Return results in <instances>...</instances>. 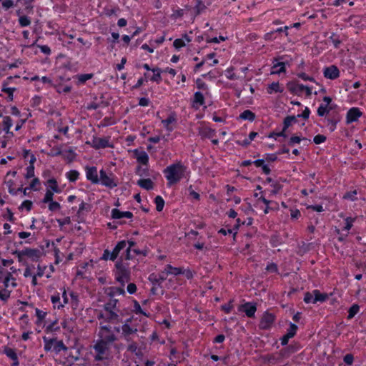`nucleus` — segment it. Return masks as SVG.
<instances>
[{"mask_svg":"<svg viewBox=\"0 0 366 366\" xmlns=\"http://www.w3.org/2000/svg\"><path fill=\"white\" fill-rule=\"evenodd\" d=\"M122 336L124 337L125 340L127 342L131 341L130 335L133 334H136L137 332V329L136 327H132L128 324H123L122 326Z\"/></svg>","mask_w":366,"mask_h":366,"instance_id":"11","label":"nucleus"},{"mask_svg":"<svg viewBox=\"0 0 366 366\" xmlns=\"http://www.w3.org/2000/svg\"><path fill=\"white\" fill-rule=\"evenodd\" d=\"M43 340L45 342V345H44V350L46 351H49L51 349V347L55 341V339H50V340H48L46 337H43Z\"/></svg>","mask_w":366,"mask_h":366,"instance_id":"51","label":"nucleus"},{"mask_svg":"<svg viewBox=\"0 0 366 366\" xmlns=\"http://www.w3.org/2000/svg\"><path fill=\"white\" fill-rule=\"evenodd\" d=\"M96 355L94 360L96 361H101L108 358L109 355V345L98 340L93 347Z\"/></svg>","mask_w":366,"mask_h":366,"instance_id":"3","label":"nucleus"},{"mask_svg":"<svg viewBox=\"0 0 366 366\" xmlns=\"http://www.w3.org/2000/svg\"><path fill=\"white\" fill-rule=\"evenodd\" d=\"M166 274H172L174 275H178L184 273V269L182 267H174L171 264H167L165 267L164 271Z\"/></svg>","mask_w":366,"mask_h":366,"instance_id":"24","label":"nucleus"},{"mask_svg":"<svg viewBox=\"0 0 366 366\" xmlns=\"http://www.w3.org/2000/svg\"><path fill=\"white\" fill-rule=\"evenodd\" d=\"M344 362L346 364V365H352V363H353V361H354V356L352 354H347L345 357H344Z\"/></svg>","mask_w":366,"mask_h":366,"instance_id":"64","label":"nucleus"},{"mask_svg":"<svg viewBox=\"0 0 366 366\" xmlns=\"http://www.w3.org/2000/svg\"><path fill=\"white\" fill-rule=\"evenodd\" d=\"M173 46L176 49H179L185 46V43L182 39H177L174 41Z\"/></svg>","mask_w":366,"mask_h":366,"instance_id":"57","label":"nucleus"},{"mask_svg":"<svg viewBox=\"0 0 366 366\" xmlns=\"http://www.w3.org/2000/svg\"><path fill=\"white\" fill-rule=\"evenodd\" d=\"M127 247V241L126 240H122L117 242L114 248L113 249L112 252H111V260L114 261L119 252L125 249Z\"/></svg>","mask_w":366,"mask_h":366,"instance_id":"15","label":"nucleus"},{"mask_svg":"<svg viewBox=\"0 0 366 366\" xmlns=\"http://www.w3.org/2000/svg\"><path fill=\"white\" fill-rule=\"evenodd\" d=\"M362 116V112L357 107H352L349 109L346 116V123L350 124L353 122H356L359 117Z\"/></svg>","mask_w":366,"mask_h":366,"instance_id":"10","label":"nucleus"},{"mask_svg":"<svg viewBox=\"0 0 366 366\" xmlns=\"http://www.w3.org/2000/svg\"><path fill=\"white\" fill-rule=\"evenodd\" d=\"M11 280H15L11 273L7 271L3 281L4 288L6 289L9 287V282Z\"/></svg>","mask_w":366,"mask_h":366,"instance_id":"53","label":"nucleus"},{"mask_svg":"<svg viewBox=\"0 0 366 366\" xmlns=\"http://www.w3.org/2000/svg\"><path fill=\"white\" fill-rule=\"evenodd\" d=\"M91 209V206L88 204L84 203V202H81V203L79 205V210L77 212V215L80 217V215L83 213L84 210H86V212H89Z\"/></svg>","mask_w":366,"mask_h":366,"instance_id":"47","label":"nucleus"},{"mask_svg":"<svg viewBox=\"0 0 366 366\" xmlns=\"http://www.w3.org/2000/svg\"><path fill=\"white\" fill-rule=\"evenodd\" d=\"M154 203L156 204V209L158 212L162 211L164 206V200L161 196H157L154 199Z\"/></svg>","mask_w":366,"mask_h":366,"instance_id":"37","label":"nucleus"},{"mask_svg":"<svg viewBox=\"0 0 366 366\" xmlns=\"http://www.w3.org/2000/svg\"><path fill=\"white\" fill-rule=\"evenodd\" d=\"M275 320V316L269 312H264L259 323V328L261 330H269Z\"/></svg>","mask_w":366,"mask_h":366,"instance_id":"4","label":"nucleus"},{"mask_svg":"<svg viewBox=\"0 0 366 366\" xmlns=\"http://www.w3.org/2000/svg\"><path fill=\"white\" fill-rule=\"evenodd\" d=\"M297 330L298 327L295 324L290 323L286 334L292 338L296 335Z\"/></svg>","mask_w":366,"mask_h":366,"instance_id":"40","label":"nucleus"},{"mask_svg":"<svg viewBox=\"0 0 366 366\" xmlns=\"http://www.w3.org/2000/svg\"><path fill=\"white\" fill-rule=\"evenodd\" d=\"M91 145L96 149L106 147H112V146L109 144V137H94L91 143Z\"/></svg>","mask_w":366,"mask_h":366,"instance_id":"7","label":"nucleus"},{"mask_svg":"<svg viewBox=\"0 0 366 366\" xmlns=\"http://www.w3.org/2000/svg\"><path fill=\"white\" fill-rule=\"evenodd\" d=\"M313 141L316 144H320L326 141V137L322 134H317L314 137Z\"/></svg>","mask_w":366,"mask_h":366,"instance_id":"60","label":"nucleus"},{"mask_svg":"<svg viewBox=\"0 0 366 366\" xmlns=\"http://www.w3.org/2000/svg\"><path fill=\"white\" fill-rule=\"evenodd\" d=\"M304 301L306 303H313L314 304V294L310 293L309 292L305 294Z\"/></svg>","mask_w":366,"mask_h":366,"instance_id":"61","label":"nucleus"},{"mask_svg":"<svg viewBox=\"0 0 366 366\" xmlns=\"http://www.w3.org/2000/svg\"><path fill=\"white\" fill-rule=\"evenodd\" d=\"M283 92V89H281L278 82H272L269 85L267 92L269 94H272V92Z\"/></svg>","mask_w":366,"mask_h":366,"instance_id":"35","label":"nucleus"},{"mask_svg":"<svg viewBox=\"0 0 366 366\" xmlns=\"http://www.w3.org/2000/svg\"><path fill=\"white\" fill-rule=\"evenodd\" d=\"M49 209L51 212H54L56 210L60 209L61 205L59 202L52 201L51 202H49Z\"/></svg>","mask_w":366,"mask_h":366,"instance_id":"58","label":"nucleus"},{"mask_svg":"<svg viewBox=\"0 0 366 366\" xmlns=\"http://www.w3.org/2000/svg\"><path fill=\"white\" fill-rule=\"evenodd\" d=\"M11 291L4 288L3 290H0V299L4 302L10 297Z\"/></svg>","mask_w":366,"mask_h":366,"instance_id":"50","label":"nucleus"},{"mask_svg":"<svg viewBox=\"0 0 366 366\" xmlns=\"http://www.w3.org/2000/svg\"><path fill=\"white\" fill-rule=\"evenodd\" d=\"M355 219L352 217H347L345 219V226L344 227V229L346 231H349L351 227H352V223L354 222Z\"/></svg>","mask_w":366,"mask_h":366,"instance_id":"62","label":"nucleus"},{"mask_svg":"<svg viewBox=\"0 0 366 366\" xmlns=\"http://www.w3.org/2000/svg\"><path fill=\"white\" fill-rule=\"evenodd\" d=\"M301 140H307L308 142H310V139H307V138L301 139L300 137L293 136L290 139L288 144L290 146H293L295 144H299Z\"/></svg>","mask_w":366,"mask_h":366,"instance_id":"48","label":"nucleus"},{"mask_svg":"<svg viewBox=\"0 0 366 366\" xmlns=\"http://www.w3.org/2000/svg\"><path fill=\"white\" fill-rule=\"evenodd\" d=\"M314 294V304L317 302H324L328 299V295L326 293H321L318 290H313Z\"/></svg>","mask_w":366,"mask_h":366,"instance_id":"25","label":"nucleus"},{"mask_svg":"<svg viewBox=\"0 0 366 366\" xmlns=\"http://www.w3.org/2000/svg\"><path fill=\"white\" fill-rule=\"evenodd\" d=\"M118 302V300L113 299L111 297L109 302L106 303L104 306V309L105 311H112L113 310H115L117 307V304Z\"/></svg>","mask_w":366,"mask_h":366,"instance_id":"33","label":"nucleus"},{"mask_svg":"<svg viewBox=\"0 0 366 366\" xmlns=\"http://www.w3.org/2000/svg\"><path fill=\"white\" fill-rule=\"evenodd\" d=\"M176 121V114L174 113H172L166 119L162 121V123L167 128V130L172 131V129L169 127V125Z\"/></svg>","mask_w":366,"mask_h":366,"instance_id":"28","label":"nucleus"},{"mask_svg":"<svg viewBox=\"0 0 366 366\" xmlns=\"http://www.w3.org/2000/svg\"><path fill=\"white\" fill-rule=\"evenodd\" d=\"M112 219H121L124 217V212H121L118 209H113L112 210Z\"/></svg>","mask_w":366,"mask_h":366,"instance_id":"52","label":"nucleus"},{"mask_svg":"<svg viewBox=\"0 0 366 366\" xmlns=\"http://www.w3.org/2000/svg\"><path fill=\"white\" fill-rule=\"evenodd\" d=\"M86 179L93 184H98L99 178L98 177L97 169L96 167H86Z\"/></svg>","mask_w":366,"mask_h":366,"instance_id":"13","label":"nucleus"},{"mask_svg":"<svg viewBox=\"0 0 366 366\" xmlns=\"http://www.w3.org/2000/svg\"><path fill=\"white\" fill-rule=\"evenodd\" d=\"M287 88L292 94L298 96L301 95L302 92L304 91V85L299 84L295 81H289L287 84Z\"/></svg>","mask_w":366,"mask_h":366,"instance_id":"12","label":"nucleus"},{"mask_svg":"<svg viewBox=\"0 0 366 366\" xmlns=\"http://www.w3.org/2000/svg\"><path fill=\"white\" fill-rule=\"evenodd\" d=\"M340 117L339 114H334L332 117L327 118V122H328V124L330 125V130L331 132L335 131L336 129L337 124L340 122Z\"/></svg>","mask_w":366,"mask_h":366,"instance_id":"27","label":"nucleus"},{"mask_svg":"<svg viewBox=\"0 0 366 366\" xmlns=\"http://www.w3.org/2000/svg\"><path fill=\"white\" fill-rule=\"evenodd\" d=\"M54 192L50 189H47L45 196L42 200L43 203H49L53 201Z\"/></svg>","mask_w":366,"mask_h":366,"instance_id":"46","label":"nucleus"},{"mask_svg":"<svg viewBox=\"0 0 366 366\" xmlns=\"http://www.w3.org/2000/svg\"><path fill=\"white\" fill-rule=\"evenodd\" d=\"M285 64L284 62H277L272 66L271 74H279L285 72Z\"/></svg>","mask_w":366,"mask_h":366,"instance_id":"26","label":"nucleus"},{"mask_svg":"<svg viewBox=\"0 0 366 366\" xmlns=\"http://www.w3.org/2000/svg\"><path fill=\"white\" fill-rule=\"evenodd\" d=\"M4 353L11 360L15 359V357L17 356L15 350L9 347H4Z\"/></svg>","mask_w":366,"mask_h":366,"instance_id":"39","label":"nucleus"},{"mask_svg":"<svg viewBox=\"0 0 366 366\" xmlns=\"http://www.w3.org/2000/svg\"><path fill=\"white\" fill-rule=\"evenodd\" d=\"M356 195H357L356 190L347 192L344 194L343 199L354 201L357 199Z\"/></svg>","mask_w":366,"mask_h":366,"instance_id":"49","label":"nucleus"},{"mask_svg":"<svg viewBox=\"0 0 366 366\" xmlns=\"http://www.w3.org/2000/svg\"><path fill=\"white\" fill-rule=\"evenodd\" d=\"M21 254L30 258L33 262H37L42 255V252L39 249L26 248L22 250Z\"/></svg>","mask_w":366,"mask_h":366,"instance_id":"8","label":"nucleus"},{"mask_svg":"<svg viewBox=\"0 0 366 366\" xmlns=\"http://www.w3.org/2000/svg\"><path fill=\"white\" fill-rule=\"evenodd\" d=\"M266 270L272 273H277L278 272V267L275 263H270L267 266Z\"/></svg>","mask_w":366,"mask_h":366,"instance_id":"63","label":"nucleus"},{"mask_svg":"<svg viewBox=\"0 0 366 366\" xmlns=\"http://www.w3.org/2000/svg\"><path fill=\"white\" fill-rule=\"evenodd\" d=\"M185 167L180 162L172 164L164 169V174L168 181V185L171 186L179 182L185 172Z\"/></svg>","mask_w":366,"mask_h":366,"instance_id":"1","label":"nucleus"},{"mask_svg":"<svg viewBox=\"0 0 366 366\" xmlns=\"http://www.w3.org/2000/svg\"><path fill=\"white\" fill-rule=\"evenodd\" d=\"M54 87L56 89V92L58 93H61V92L68 93L71 89V87L69 85L64 86V87H62L60 85H55Z\"/></svg>","mask_w":366,"mask_h":366,"instance_id":"54","label":"nucleus"},{"mask_svg":"<svg viewBox=\"0 0 366 366\" xmlns=\"http://www.w3.org/2000/svg\"><path fill=\"white\" fill-rule=\"evenodd\" d=\"M3 130L7 134H10L11 136H13V132H10V127L12 126V119L10 117L6 116L4 117L3 119Z\"/></svg>","mask_w":366,"mask_h":366,"instance_id":"23","label":"nucleus"},{"mask_svg":"<svg viewBox=\"0 0 366 366\" xmlns=\"http://www.w3.org/2000/svg\"><path fill=\"white\" fill-rule=\"evenodd\" d=\"M33 177H34V166L29 165L26 168V174H25V178L30 179Z\"/></svg>","mask_w":366,"mask_h":366,"instance_id":"55","label":"nucleus"},{"mask_svg":"<svg viewBox=\"0 0 366 366\" xmlns=\"http://www.w3.org/2000/svg\"><path fill=\"white\" fill-rule=\"evenodd\" d=\"M239 118L244 120H249L252 122L255 119V114L250 110H244L239 115Z\"/></svg>","mask_w":366,"mask_h":366,"instance_id":"29","label":"nucleus"},{"mask_svg":"<svg viewBox=\"0 0 366 366\" xmlns=\"http://www.w3.org/2000/svg\"><path fill=\"white\" fill-rule=\"evenodd\" d=\"M359 310H360V307L358 305L354 304L353 305H352V307H350L348 310L347 318L348 319L353 318L357 314Z\"/></svg>","mask_w":366,"mask_h":366,"instance_id":"36","label":"nucleus"},{"mask_svg":"<svg viewBox=\"0 0 366 366\" xmlns=\"http://www.w3.org/2000/svg\"><path fill=\"white\" fill-rule=\"evenodd\" d=\"M202 135L204 137L211 139L215 135V130L210 128L204 129L202 132Z\"/></svg>","mask_w":366,"mask_h":366,"instance_id":"45","label":"nucleus"},{"mask_svg":"<svg viewBox=\"0 0 366 366\" xmlns=\"http://www.w3.org/2000/svg\"><path fill=\"white\" fill-rule=\"evenodd\" d=\"M206 6L201 0L197 1V4L195 5L194 10L196 15H199L202 11L205 10Z\"/></svg>","mask_w":366,"mask_h":366,"instance_id":"41","label":"nucleus"},{"mask_svg":"<svg viewBox=\"0 0 366 366\" xmlns=\"http://www.w3.org/2000/svg\"><path fill=\"white\" fill-rule=\"evenodd\" d=\"M99 336L100 337V340L104 341L107 344H111L115 342L117 338L112 332L104 333V332H99Z\"/></svg>","mask_w":366,"mask_h":366,"instance_id":"19","label":"nucleus"},{"mask_svg":"<svg viewBox=\"0 0 366 366\" xmlns=\"http://www.w3.org/2000/svg\"><path fill=\"white\" fill-rule=\"evenodd\" d=\"M134 154L137 158V160L139 163H141L144 165H147L149 162V156L144 151H139L138 149L134 150Z\"/></svg>","mask_w":366,"mask_h":366,"instance_id":"18","label":"nucleus"},{"mask_svg":"<svg viewBox=\"0 0 366 366\" xmlns=\"http://www.w3.org/2000/svg\"><path fill=\"white\" fill-rule=\"evenodd\" d=\"M165 274V272L164 271L159 273L158 275L151 274L149 277V280L152 283L153 285H160V284L167 278Z\"/></svg>","mask_w":366,"mask_h":366,"instance_id":"17","label":"nucleus"},{"mask_svg":"<svg viewBox=\"0 0 366 366\" xmlns=\"http://www.w3.org/2000/svg\"><path fill=\"white\" fill-rule=\"evenodd\" d=\"M106 312H107L106 317H105V321L106 322H112V323L122 322V320L119 317V315H117L113 310H112V311H106Z\"/></svg>","mask_w":366,"mask_h":366,"instance_id":"21","label":"nucleus"},{"mask_svg":"<svg viewBox=\"0 0 366 366\" xmlns=\"http://www.w3.org/2000/svg\"><path fill=\"white\" fill-rule=\"evenodd\" d=\"M239 311L244 312L248 317H254L257 311V305L255 303L246 302L239 306Z\"/></svg>","mask_w":366,"mask_h":366,"instance_id":"6","label":"nucleus"},{"mask_svg":"<svg viewBox=\"0 0 366 366\" xmlns=\"http://www.w3.org/2000/svg\"><path fill=\"white\" fill-rule=\"evenodd\" d=\"M79 173L76 170H71L66 174V177L71 182H75L79 178Z\"/></svg>","mask_w":366,"mask_h":366,"instance_id":"42","label":"nucleus"},{"mask_svg":"<svg viewBox=\"0 0 366 366\" xmlns=\"http://www.w3.org/2000/svg\"><path fill=\"white\" fill-rule=\"evenodd\" d=\"M204 104V97L202 92H196L194 94L192 100V107L198 109L199 106H202Z\"/></svg>","mask_w":366,"mask_h":366,"instance_id":"20","label":"nucleus"},{"mask_svg":"<svg viewBox=\"0 0 366 366\" xmlns=\"http://www.w3.org/2000/svg\"><path fill=\"white\" fill-rule=\"evenodd\" d=\"M7 84H8V83L6 81H4L3 83L1 91L3 92L6 93L8 94V98H9V101H12L13 100V93L15 91L16 89L15 88L7 87Z\"/></svg>","mask_w":366,"mask_h":366,"instance_id":"32","label":"nucleus"},{"mask_svg":"<svg viewBox=\"0 0 366 366\" xmlns=\"http://www.w3.org/2000/svg\"><path fill=\"white\" fill-rule=\"evenodd\" d=\"M99 174V181H101V183L103 185L109 188H114L117 186V184L114 182V179L113 177L112 174L108 176L107 172L104 169L100 170Z\"/></svg>","mask_w":366,"mask_h":366,"instance_id":"5","label":"nucleus"},{"mask_svg":"<svg viewBox=\"0 0 366 366\" xmlns=\"http://www.w3.org/2000/svg\"><path fill=\"white\" fill-rule=\"evenodd\" d=\"M260 360L263 363H271L274 365L277 362H280V359L279 357L278 353L268 354L266 355H262Z\"/></svg>","mask_w":366,"mask_h":366,"instance_id":"16","label":"nucleus"},{"mask_svg":"<svg viewBox=\"0 0 366 366\" xmlns=\"http://www.w3.org/2000/svg\"><path fill=\"white\" fill-rule=\"evenodd\" d=\"M324 76L329 79H336L340 76V71L335 65L325 67L323 71Z\"/></svg>","mask_w":366,"mask_h":366,"instance_id":"9","label":"nucleus"},{"mask_svg":"<svg viewBox=\"0 0 366 366\" xmlns=\"http://www.w3.org/2000/svg\"><path fill=\"white\" fill-rule=\"evenodd\" d=\"M19 24L21 27H25L31 24V19L25 15L19 16Z\"/></svg>","mask_w":366,"mask_h":366,"instance_id":"38","label":"nucleus"},{"mask_svg":"<svg viewBox=\"0 0 366 366\" xmlns=\"http://www.w3.org/2000/svg\"><path fill=\"white\" fill-rule=\"evenodd\" d=\"M124 287H110L109 288V292L108 293L109 296L110 297H112L114 296H115L116 295H124L125 294V291L123 288Z\"/></svg>","mask_w":366,"mask_h":366,"instance_id":"31","label":"nucleus"},{"mask_svg":"<svg viewBox=\"0 0 366 366\" xmlns=\"http://www.w3.org/2000/svg\"><path fill=\"white\" fill-rule=\"evenodd\" d=\"M317 114L320 117H324L326 114L330 112V109H328L327 105L320 104L317 109Z\"/></svg>","mask_w":366,"mask_h":366,"instance_id":"43","label":"nucleus"},{"mask_svg":"<svg viewBox=\"0 0 366 366\" xmlns=\"http://www.w3.org/2000/svg\"><path fill=\"white\" fill-rule=\"evenodd\" d=\"M54 344V350L56 353H59L61 350L66 351L68 350V347L64 344L62 340L57 341L55 339Z\"/></svg>","mask_w":366,"mask_h":366,"instance_id":"30","label":"nucleus"},{"mask_svg":"<svg viewBox=\"0 0 366 366\" xmlns=\"http://www.w3.org/2000/svg\"><path fill=\"white\" fill-rule=\"evenodd\" d=\"M32 202L30 200H25L22 202L21 206L19 207V209H22L23 208H25L27 211H30L32 207Z\"/></svg>","mask_w":366,"mask_h":366,"instance_id":"56","label":"nucleus"},{"mask_svg":"<svg viewBox=\"0 0 366 366\" xmlns=\"http://www.w3.org/2000/svg\"><path fill=\"white\" fill-rule=\"evenodd\" d=\"M47 184L49 185L51 191L54 192L56 193H59L61 192L58 186L57 181L54 178L49 179L47 181Z\"/></svg>","mask_w":366,"mask_h":366,"instance_id":"34","label":"nucleus"},{"mask_svg":"<svg viewBox=\"0 0 366 366\" xmlns=\"http://www.w3.org/2000/svg\"><path fill=\"white\" fill-rule=\"evenodd\" d=\"M137 185L140 187L146 189L151 190L154 188V182L149 178L147 179H140L137 181Z\"/></svg>","mask_w":366,"mask_h":366,"instance_id":"22","label":"nucleus"},{"mask_svg":"<svg viewBox=\"0 0 366 366\" xmlns=\"http://www.w3.org/2000/svg\"><path fill=\"white\" fill-rule=\"evenodd\" d=\"M115 267L117 268L116 280L124 287L130 280V270L127 265L124 264L122 257L116 262Z\"/></svg>","mask_w":366,"mask_h":366,"instance_id":"2","label":"nucleus"},{"mask_svg":"<svg viewBox=\"0 0 366 366\" xmlns=\"http://www.w3.org/2000/svg\"><path fill=\"white\" fill-rule=\"evenodd\" d=\"M36 315L37 317L36 324H40L46 315V312H43L41 310L36 308Z\"/></svg>","mask_w":366,"mask_h":366,"instance_id":"44","label":"nucleus"},{"mask_svg":"<svg viewBox=\"0 0 366 366\" xmlns=\"http://www.w3.org/2000/svg\"><path fill=\"white\" fill-rule=\"evenodd\" d=\"M297 347L295 345H289L287 347L282 349L279 352L278 355L282 362L283 359L288 358L292 354L297 352Z\"/></svg>","mask_w":366,"mask_h":366,"instance_id":"14","label":"nucleus"},{"mask_svg":"<svg viewBox=\"0 0 366 366\" xmlns=\"http://www.w3.org/2000/svg\"><path fill=\"white\" fill-rule=\"evenodd\" d=\"M134 312L136 313H140L146 317H148V315L142 310L140 305L139 304V302L137 300L134 301Z\"/></svg>","mask_w":366,"mask_h":366,"instance_id":"59","label":"nucleus"}]
</instances>
